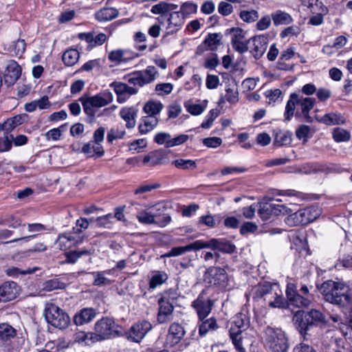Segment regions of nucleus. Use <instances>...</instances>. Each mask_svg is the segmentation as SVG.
<instances>
[{"mask_svg": "<svg viewBox=\"0 0 352 352\" xmlns=\"http://www.w3.org/2000/svg\"><path fill=\"white\" fill-rule=\"evenodd\" d=\"M204 280L220 289H230L232 287L226 271L219 267H211L204 274Z\"/></svg>", "mask_w": 352, "mask_h": 352, "instance_id": "6e6552de", "label": "nucleus"}, {"mask_svg": "<svg viewBox=\"0 0 352 352\" xmlns=\"http://www.w3.org/2000/svg\"><path fill=\"white\" fill-rule=\"evenodd\" d=\"M166 31L168 34L176 33L184 23V16L179 12H173L170 14L167 20Z\"/></svg>", "mask_w": 352, "mask_h": 352, "instance_id": "4be33fe9", "label": "nucleus"}, {"mask_svg": "<svg viewBox=\"0 0 352 352\" xmlns=\"http://www.w3.org/2000/svg\"><path fill=\"white\" fill-rule=\"evenodd\" d=\"M118 327L113 318L103 317L96 322L94 333L99 342L119 336Z\"/></svg>", "mask_w": 352, "mask_h": 352, "instance_id": "1a4fd4ad", "label": "nucleus"}, {"mask_svg": "<svg viewBox=\"0 0 352 352\" xmlns=\"http://www.w3.org/2000/svg\"><path fill=\"white\" fill-rule=\"evenodd\" d=\"M162 109L163 105L160 102L150 101L145 104L144 107V111L147 114V116L157 117Z\"/></svg>", "mask_w": 352, "mask_h": 352, "instance_id": "de8ad7c7", "label": "nucleus"}, {"mask_svg": "<svg viewBox=\"0 0 352 352\" xmlns=\"http://www.w3.org/2000/svg\"><path fill=\"white\" fill-rule=\"evenodd\" d=\"M138 56V54L131 52L129 50L118 49L109 52L108 58L109 60L114 63H126Z\"/></svg>", "mask_w": 352, "mask_h": 352, "instance_id": "5701e85b", "label": "nucleus"}, {"mask_svg": "<svg viewBox=\"0 0 352 352\" xmlns=\"http://www.w3.org/2000/svg\"><path fill=\"white\" fill-rule=\"evenodd\" d=\"M16 336V330L7 323L0 324V342L6 343Z\"/></svg>", "mask_w": 352, "mask_h": 352, "instance_id": "4c0bfd02", "label": "nucleus"}, {"mask_svg": "<svg viewBox=\"0 0 352 352\" xmlns=\"http://www.w3.org/2000/svg\"><path fill=\"white\" fill-rule=\"evenodd\" d=\"M157 321L160 324L168 323L174 319V305L158 300Z\"/></svg>", "mask_w": 352, "mask_h": 352, "instance_id": "412c9836", "label": "nucleus"}, {"mask_svg": "<svg viewBox=\"0 0 352 352\" xmlns=\"http://www.w3.org/2000/svg\"><path fill=\"white\" fill-rule=\"evenodd\" d=\"M333 138L337 142H346L350 139V133L345 129L336 128L333 132Z\"/></svg>", "mask_w": 352, "mask_h": 352, "instance_id": "6e6d98bb", "label": "nucleus"}, {"mask_svg": "<svg viewBox=\"0 0 352 352\" xmlns=\"http://www.w3.org/2000/svg\"><path fill=\"white\" fill-rule=\"evenodd\" d=\"M201 244L202 240H197L184 246L174 247L162 256L164 258L179 256L188 252L197 251L202 249Z\"/></svg>", "mask_w": 352, "mask_h": 352, "instance_id": "6ab92c4d", "label": "nucleus"}, {"mask_svg": "<svg viewBox=\"0 0 352 352\" xmlns=\"http://www.w3.org/2000/svg\"><path fill=\"white\" fill-rule=\"evenodd\" d=\"M168 278V275L164 272H155L152 275L150 281L149 287L151 289H155L157 287L162 285Z\"/></svg>", "mask_w": 352, "mask_h": 352, "instance_id": "49530a36", "label": "nucleus"}, {"mask_svg": "<svg viewBox=\"0 0 352 352\" xmlns=\"http://www.w3.org/2000/svg\"><path fill=\"white\" fill-rule=\"evenodd\" d=\"M74 340L76 342L90 345L98 342L94 332L78 331L74 334Z\"/></svg>", "mask_w": 352, "mask_h": 352, "instance_id": "c9c22d12", "label": "nucleus"}, {"mask_svg": "<svg viewBox=\"0 0 352 352\" xmlns=\"http://www.w3.org/2000/svg\"><path fill=\"white\" fill-rule=\"evenodd\" d=\"M203 144L208 148H217L222 144V140L218 137L206 138L203 140Z\"/></svg>", "mask_w": 352, "mask_h": 352, "instance_id": "774afa93", "label": "nucleus"}, {"mask_svg": "<svg viewBox=\"0 0 352 352\" xmlns=\"http://www.w3.org/2000/svg\"><path fill=\"white\" fill-rule=\"evenodd\" d=\"M294 321L301 334L305 333L313 327L327 322L325 315L317 309H311L307 312L298 311L294 317Z\"/></svg>", "mask_w": 352, "mask_h": 352, "instance_id": "20e7f679", "label": "nucleus"}, {"mask_svg": "<svg viewBox=\"0 0 352 352\" xmlns=\"http://www.w3.org/2000/svg\"><path fill=\"white\" fill-rule=\"evenodd\" d=\"M217 320L214 318H210L204 320L199 325V332L201 336H205L210 331H215L218 329Z\"/></svg>", "mask_w": 352, "mask_h": 352, "instance_id": "c03bdc74", "label": "nucleus"}, {"mask_svg": "<svg viewBox=\"0 0 352 352\" xmlns=\"http://www.w3.org/2000/svg\"><path fill=\"white\" fill-rule=\"evenodd\" d=\"M136 218L138 221L142 224L150 225L159 223L157 220H155L150 210H143L139 211L136 214Z\"/></svg>", "mask_w": 352, "mask_h": 352, "instance_id": "a18cd8bd", "label": "nucleus"}, {"mask_svg": "<svg viewBox=\"0 0 352 352\" xmlns=\"http://www.w3.org/2000/svg\"><path fill=\"white\" fill-rule=\"evenodd\" d=\"M314 103V98L308 97L300 98L296 94H292L286 104L285 120H290L296 110V116H302L306 122H311L312 120L309 113L313 109Z\"/></svg>", "mask_w": 352, "mask_h": 352, "instance_id": "7ed1b4c3", "label": "nucleus"}, {"mask_svg": "<svg viewBox=\"0 0 352 352\" xmlns=\"http://www.w3.org/2000/svg\"><path fill=\"white\" fill-rule=\"evenodd\" d=\"M157 70L155 67L149 66L145 70L131 74L128 81L135 86L142 87L155 79Z\"/></svg>", "mask_w": 352, "mask_h": 352, "instance_id": "ddd939ff", "label": "nucleus"}, {"mask_svg": "<svg viewBox=\"0 0 352 352\" xmlns=\"http://www.w3.org/2000/svg\"><path fill=\"white\" fill-rule=\"evenodd\" d=\"M113 100V96L111 93L107 92L100 94L93 97H88L85 99L80 98L83 109L87 114L91 113V107H102L109 104Z\"/></svg>", "mask_w": 352, "mask_h": 352, "instance_id": "9b49d317", "label": "nucleus"}, {"mask_svg": "<svg viewBox=\"0 0 352 352\" xmlns=\"http://www.w3.org/2000/svg\"><path fill=\"white\" fill-rule=\"evenodd\" d=\"M12 135L5 133L3 138L0 139V153L9 151L12 148Z\"/></svg>", "mask_w": 352, "mask_h": 352, "instance_id": "680f3d73", "label": "nucleus"}, {"mask_svg": "<svg viewBox=\"0 0 352 352\" xmlns=\"http://www.w3.org/2000/svg\"><path fill=\"white\" fill-rule=\"evenodd\" d=\"M96 316V311L93 308H84L74 317L76 325H82L91 322Z\"/></svg>", "mask_w": 352, "mask_h": 352, "instance_id": "a878e982", "label": "nucleus"}, {"mask_svg": "<svg viewBox=\"0 0 352 352\" xmlns=\"http://www.w3.org/2000/svg\"><path fill=\"white\" fill-rule=\"evenodd\" d=\"M292 211H289L287 214L288 216L285 219V222L289 226H296L298 225H304L303 220L302 219V214L300 210L294 212V210L291 209Z\"/></svg>", "mask_w": 352, "mask_h": 352, "instance_id": "37998d69", "label": "nucleus"}, {"mask_svg": "<svg viewBox=\"0 0 352 352\" xmlns=\"http://www.w3.org/2000/svg\"><path fill=\"white\" fill-rule=\"evenodd\" d=\"M25 117V115H17L11 118H9L3 124H0V129L5 131V133L10 134V132L11 131H12L17 126L23 123Z\"/></svg>", "mask_w": 352, "mask_h": 352, "instance_id": "473e14b6", "label": "nucleus"}, {"mask_svg": "<svg viewBox=\"0 0 352 352\" xmlns=\"http://www.w3.org/2000/svg\"><path fill=\"white\" fill-rule=\"evenodd\" d=\"M219 115V111L217 109H213L210 110L206 117V120L201 123V126L203 129L210 128L213 121L218 117Z\"/></svg>", "mask_w": 352, "mask_h": 352, "instance_id": "13d9d810", "label": "nucleus"}, {"mask_svg": "<svg viewBox=\"0 0 352 352\" xmlns=\"http://www.w3.org/2000/svg\"><path fill=\"white\" fill-rule=\"evenodd\" d=\"M320 291L327 302L340 307H352L351 292L345 283L329 280L322 284Z\"/></svg>", "mask_w": 352, "mask_h": 352, "instance_id": "f257e3e1", "label": "nucleus"}, {"mask_svg": "<svg viewBox=\"0 0 352 352\" xmlns=\"http://www.w3.org/2000/svg\"><path fill=\"white\" fill-rule=\"evenodd\" d=\"M116 218L118 221H124V209L123 208H118L116 209L115 214H108L104 216L99 217L97 218V221L103 224L106 221H111L113 218Z\"/></svg>", "mask_w": 352, "mask_h": 352, "instance_id": "8fccbe9b", "label": "nucleus"}, {"mask_svg": "<svg viewBox=\"0 0 352 352\" xmlns=\"http://www.w3.org/2000/svg\"><path fill=\"white\" fill-rule=\"evenodd\" d=\"M170 10L169 3L165 1H160L159 3L152 6L151 12L154 14H164Z\"/></svg>", "mask_w": 352, "mask_h": 352, "instance_id": "bf43d9fd", "label": "nucleus"}, {"mask_svg": "<svg viewBox=\"0 0 352 352\" xmlns=\"http://www.w3.org/2000/svg\"><path fill=\"white\" fill-rule=\"evenodd\" d=\"M177 298V292L174 289H169L162 294V297L159 299V301L162 302H166L168 304L174 305V304L176 303Z\"/></svg>", "mask_w": 352, "mask_h": 352, "instance_id": "4d7b16f0", "label": "nucleus"}, {"mask_svg": "<svg viewBox=\"0 0 352 352\" xmlns=\"http://www.w3.org/2000/svg\"><path fill=\"white\" fill-rule=\"evenodd\" d=\"M292 211L291 208H288L285 204H266L258 210V213L262 218L267 219L270 214L275 215L285 214Z\"/></svg>", "mask_w": 352, "mask_h": 352, "instance_id": "aec40b11", "label": "nucleus"}, {"mask_svg": "<svg viewBox=\"0 0 352 352\" xmlns=\"http://www.w3.org/2000/svg\"><path fill=\"white\" fill-rule=\"evenodd\" d=\"M197 11V4L192 2H185L181 6L179 12H181V14L184 16V15L195 13Z\"/></svg>", "mask_w": 352, "mask_h": 352, "instance_id": "69168bd1", "label": "nucleus"}, {"mask_svg": "<svg viewBox=\"0 0 352 352\" xmlns=\"http://www.w3.org/2000/svg\"><path fill=\"white\" fill-rule=\"evenodd\" d=\"M214 301L209 298H206L201 292L197 298L192 302V307L195 310L200 320H204L210 314L214 307Z\"/></svg>", "mask_w": 352, "mask_h": 352, "instance_id": "f8f14e48", "label": "nucleus"}, {"mask_svg": "<svg viewBox=\"0 0 352 352\" xmlns=\"http://www.w3.org/2000/svg\"><path fill=\"white\" fill-rule=\"evenodd\" d=\"M272 18L275 25H287L292 21V16L285 12L277 10L272 14Z\"/></svg>", "mask_w": 352, "mask_h": 352, "instance_id": "79ce46f5", "label": "nucleus"}, {"mask_svg": "<svg viewBox=\"0 0 352 352\" xmlns=\"http://www.w3.org/2000/svg\"><path fill=\"white\" fill-rule=\"evenodd\" d=\"M304 225L314 221L320 215V211L314 206L300 209Z\"/></svg>", "mask_w": 352, "mask_h": 352, "instance_id": "e433bc0d", "label": "nucleus"}, {"mask_svg": "<svg viewBox=\"0 0 352 352\" xmlns=\"http://www.w3.org/2000/svg\"><path fill=\"white\" fill-rule=\"evenodd\" d=\"M148 209L150 210L155 220H157V218L163 216V222L161 224V226H164L170 221V216L164 214L166 207L163 203H157L155 205L149 207Z\"/></svg>", "mask_w": 352, "mask_h": 352, "instance_id": "2f4dec72", "label": "nucleus"}, {"mask_svg": "<svg viewBox=\"0 0 352 352\" xmlns=\"http://www.w3.org/2000/svg\"><path fill=\"white\" fill-rule=\"evenodd\" d=\"M117 94V101L123 103L132 95L136 94L138 89H114Z\"/></svg>", "mask_w": 352, "mask_h": 352, "instance_id": "5fc2aeb1", "label": "nucleus"}, {"mask_svg": "<svg viewBox=\"0 0 352 352\" xmlns=\"http://www.w3.org/2000/svg\"><path fill=\"white\" fill-rule=\"evenodd\" d=\"M82 239L78 240L73 236L71 234L64 233L58 236L57 243L61 250H67L73 245L81 243Z\"/></svg>", "mask_w": 352, "mask_h": 352, "instance_id": "c756f323", "label": "nucleus"}, {"mask_svg": "<svg viewBox=\"0 0 352 352\" xmlns=\"http://www.w3.org/2000/svg\"><path fill=\"white\" fill-rule=\"evenodd\" d=\"M65 287V284L57 278L48 280L43 284V289L47 292H51L55 289H62Z\"/></svg>", "mask_w": 352, "mask_h": 352, "instance_id": "603ef678", "label": "nucleus"}, {"mask_svg": "<svg viewBox=\"0 0 352 352\" xmlns=\"http://www.w3.org/2000/svg\"><path fill=\"white\" fill-rule=\"evenodd\" d=\"M202 249L210 248L222 253L232 254L235 252V245L223 239H212L209 241H202Z\"/></svg>", "mask_w": 352, "mask_h": 352, "instance_id": "2eb2a0df", "label": "nucleus"}, {"mask_svg": "<svg viewBox=\"0 0 352 352\" xmlns=\"http://www.w3.org/2000/svg\"><path fill=\"white\" fill-rule=\"evenodd\" d=\"M21 74V68L14 60H10L3 76L4 84L7 87L14 85Z\"/></svg>", "mask_w": 352, "mask_h": 352, "instance_id": "f3484780", "label": "nucleus"}, {"mask_svg": "<svg viewBox=\"0 0 352 352\" xmlns=\"http://www.w3.org/2000/svg\"><path fill=\"white\" fill-rule=\"evenodd\" d=\"M222 35L221 33H210L202 45H199L198 50H200L201 47H206V50L214 51L217 50L218 47L221 44Z\"/></svg>", "mask_w": 352, "mask_h": 352, "instance_id": "bb28decb", "label": "nucleus"}, {"mask_svg": "<svg viewBox=\"0 0 352 352\" xmlns=\"http://www.w3.org/2000/svg\"><path fill=\"white\" fill-rule=\"evenodd\" d=\"M114 273L115 268L91 272L90 274L94 278L93 285L98 287L111 285L112 281L107 278V276L114 275Z\"/></svg>", "mask_w": 352, "mask_h": 352, "instance_id": "b1692460", "label": "nucleus"}, {"mask_svg": "<svg viewBox=\"0 0 352 352\" xmlns=\"http://www.w3.org/2000/svg\"><path fill=\"white\" fill-rule=\"evenodd\" d=\"M253 47L251 53L256 59L260 58L267 48V39L264 36H258L252 38Z\"/></svg>", "mask_w": 352, "mask_h": 352, "instance_id": "393cba45", "label": "nucleus"}, {"mask_svg": "<svg viewBox=\"0 0 352 352\" xmlns=\"http://www.w3.org/2000/svg\"><path fill=\"white\" fill-rule=\"evenodd\" d=\"M292 138L290 134L279 131L276 133L274 137V144L278 146L290 144Z\"/></svg>", "mask_w": 352, "mask_h": 352, "instance_id": "864d4df0", "label": "nucleus"}, {"mask_svg": "<svg viewBox=\"0 0 352 352\" xmlns=\"http://www.w3.org/2000/svg\"><path fill=\"white\" fill-rule=\"evenodd\" d=\"M120 117L126 122L128 129H133L136 124L137 110L133 107H124L120 111Z\"/></svg>", "mask_w": 352, "mask_h": 352, "instance_id": "cd10ccee", "label": "nucleus"}, {"mask_svg": "<svg viewBox=\"0 0 352 352\" xmlns=\"http://www.w3.org/2000/svg\"><path fill=\"white\" fill-rule=\"evenodd\" d=\"M82 151L87 155L88 157H93L97 155L98 157H102L104 154V149L101 144L95 142H89L85 144L82 148Z\"/></svg>", "mask_w": 352, "mask_h": 352, "instance_id": "72a5a7b5", "label": "nucleus"}, {"mask_svg": "<svg viewBox=\"0 0 352 352\" xmlns=\"http://www.w3.org/2000/svg\"><path fill=\"white\" fill-rule=\"evenodd\" d=\"M265 340L272 352H285L288 349L287 338L280 329L267 327L265 330Z\"/></svg>", "mask_w": 352, "mask_h": 352, "instance_id": "423d86ee", "label": "nucleus"}, {"mask_svg": "<svg viewBox=\"0 0 352 352\" xmlns=\"http://www.w3.org/2000/svg\"><path fill=\"white\" fill-rule=\"evenodd\" d=\"M208 101L206 100H202L199 103H194L191 100H188L184 102V107L188 112L194 116L201 114L207 107Z\"/></svg>", "mask_w": 352, "mask_h": 352, "instance_id": "f704fd0d", "label": "nucleus"}, {"mask_svg": "<svg viewBox=\"0 0 352 352\" xmlns=\"http://www.w3.org/2000/svg\"><path fill=\"white\" fill-rule=\"evenodd\" d=\"M44 317L48 324L59 329H66L70 323L68 314L52 302L45 304Z\"/></svg>", "mask_w": 352, "mask_h": 352, "instance_id": "39448f33", "label": "nucleus"}, {"mask_svg": "<svg viewBox=\"0 0 352 352\" xmlns=\"http://www.w3.org/2000/svg\"><path fill=\"white\" fill-rule=\"evenodd\" d=\"M185 331L184 327L179 323H172L169 327L166 338V345L173 346L180 342L184 336Z\"/></svg>", "mask_w": 352, "mask_h": 352, "instance_id": "a211bd4d", "label": "nucleus"}, {"mask_svg": "<svg viewBox=\"0 0 352 352\" xmlns=\"http://www.w3.org/2000/svg\"><path fill=\"white\" fill-rule=\"evenodd\" d=\"M118 14L119 12L116 8H104L95 14V17L99 22H106L116 19Z\"/></svg>", "mask_w": 352, "mask_h": 352, "instance_id": "7c9ffc66", "label": "nucleus"}, {"mask_svg": "<svg viewBox=\"0 0 352 352\" xmlns=\"http://www.w3.org/2000/svg\"><path fill=\"white\" fill-rule=\"evenodd\" d=\"M80 53L74 48L66 50L62 56L63 61L67 66L74 65L79 60Z\"/></svg>", "mask_w": 352, "mask_h": 352, "instance_id": "58836bf2", "label": "nucleus"}, {"mask_svg": "<svg viewBox=\"0 0 352 352\" xmlns=\"http://www.w3.org/2000/svg\"><path fill=\"white\" fill-rule=\"evenodd\" d=\"M126 132L124 130H120L119 129L111 128L107 133V139L109 142L111 143L115 140L123 138Z\"/></svg>", "mask_w": 352, "mask_h": 352, "instance_id": "052dcab7", "label": "nucleus"}, {"mask_svg": "<svg viewBox=\"0 0 352 352\" xmlns=\"http://www.w3.org/2000/svg\"><path fill=\"white\" fill-rule=\"evenodd\" d=\"M21 291L20 287L14 281H7L0 286V300L8 302L15 299Z\"/></svg>", "mask_w": 352, "mask_h": 352, "instance_id": "dca6fc26", "label": "nucleus"}, {"mask_svg": "<svg viewBox=\"0 0 352 352\" xmlns=\"http://www.w3.org/2000/svg\"><path fill=\"white\" fill-rule=\"evenodd\" d=\"M152 329L153 325L148 320H139L126 332V337L131 342L140 343Z\"/></svg>", "mask_w": 352, "mask_h": 352, "instance_id": "9d476101", "label": "nucleus"}, {"mask_svg": "<svg viewBox=\"0 0 352 352\" xmlns=\"http://www.w3.org/2000/svg\"><path fill=\"white\" fill-rule=\"evenodd\" d=\"M94 252V250L82 249L80 250H74L68 252L65 254L66 262L68 263H75L80 257L85 255H91Z\"/></svg>", "mask_w": 352, "mask_h": 352, "instance_id": "ea45409f", "label": "nucleus"}, {"mask_svg": "<svg viewBox=\"0 0 352 352\" xmlns=\"http://www.w3.org/2000/svg\"><path fill=\"white\" fill-rule=\"evenodd\" d=\"M286 296L289 305L298 308H305L309 307L312 301L310 296H304L298 294L294 289L293 285H288L286 289Z\"/></svg>", "mask_w": 352, "mask_h": 352, "instance_id": "4468645a", "label": "nucleus"}, {"mask_svg": "<svg viewBox=\"0 0 352 352\" xmlns=\"http://www.w3.org/2000/svg\"><path fill=\"white\" fill-rule=\"evenodd\" d=\"M171 140V135L168 133L165 132H160L157 133L154 137V141L155 143L160 145H162L164 144H166V147H168V143Z\"/></svg>", "mask_w": 352, "mask_h": 352, "instance_id": "338daca9", "label": "nucleus"}, {"mask_svg": "<svg viewBox=\"0 0 352 352\" xmlns=\"http://www.w3.org/2000/svg\"><path fill=\"white\" fill-rule=\"evenodd\" d=\"M199 222L208 228H214L220 222L219 215L212 216L211 214L201 216Z\"/></svg>", "mask_w": 352, "mask_h": 352, "instance_id": "3c124183", "label": "nucleus"}, {"mask_svg": "<svg viewBox=\"0 0 352 352\" xmlns=\"http://www.w3.org/2000/svg\"><path fill=\"white\" fill-rule=\"evenodd\" d=\"M174 165L181 169H188V168H196V163L195 161L191 160H184V159H179L176 160L173 162Z\"/></svg>", "mask_w": 352, "mask_h": 352, "instance_id": "e2e57ef3", "label": "nucleus"}, {"mask_svg": "<svg viewBox=\"0 0 352 352\" xmlns=\"http://www.w3.org/2000/svg\"><path fill=\"white\" fill-rule=\"evenodd\" d=\"M264 95L268 99V103L275 102L278 99L283 97V93L280 89H267Z\"/></svg>", "mask_w": 352, "mask_h": 352, "instance_id": "0e129e2a", "label": "nucleus"}, {"mask_svg": "<svg viewBox=\"0 0 352 352\" xmlns=\"http://www.w3.org/2000/svg\"><path fill=\"white\" fill-rule=\"evenodd\" d=\"M225 91L226 93L221 94V97L218 102L219 105H221L222 103H223L225 100L230 103H235L238 101V89H226Z\"/></svg>", "mask_w": 352, "mask_h": 352, "instance_id": "09e8293b", "label": "nucleus"}, {"mask_svg": "<svg viewBox=\"0 0 352 352\" xmlns=\"http://www.w3.org/2000/svg\"><path fill=\"white\" fill-rule=\"evenodd\" d=\"M249 320L244 314L236 315L231 322L230 338L239 352H245L242 345V333L248 328Z\"/></svg>", "mask_w": 352, "mask_h": 352, "instance_id": "0eeeda50", "label": "nucleus"}, {"mask_svg": "<svg viewBox=\"0 0 352 352\" xmlns=\"http://www.w3.org/2000/svg\"><path fill=\"white\" fill-rule=\"evenodd\" d=\"M320 120L327 125L341 124L345 122L344 117L338 113H327L321 118Z\"/></svg>", "mask_w": 352, "mask_h": 352, "instance_id": "a19ab883", "label": "nucleus"}, {"mask_svg": "<svg viewBox=\"0 0 352 352\" xmlns=\"http://www.w3.org/2000/svg\"><path fill=\"white\" fill-rule=\"evenodd\" d=\"M158 124V119L155 116H146L141 119L138 126L139 132L141 134H146L153 130Z\"/></svg>", "mask_w": 352, "mask_h": 352, "instance_id": "c85d7f7f", "label": "nucleus"}, {"mask_svg": "<svg viewBox=\"0 0 352 352\" xmlns=\"http://www.w3.org/2000/svg\"><path fill=\"white\" fill-rule=\"evenodd\" d=\"M253 297L255 299L263 298L268 305L274 308L285 306L284 298L279 285L270 282H263L253 289Z\"/></svg>", "mask_w": 352, "mask_h": 352, "instance_id": "f03ea898", "label": "nucleus"}]
</instances>
